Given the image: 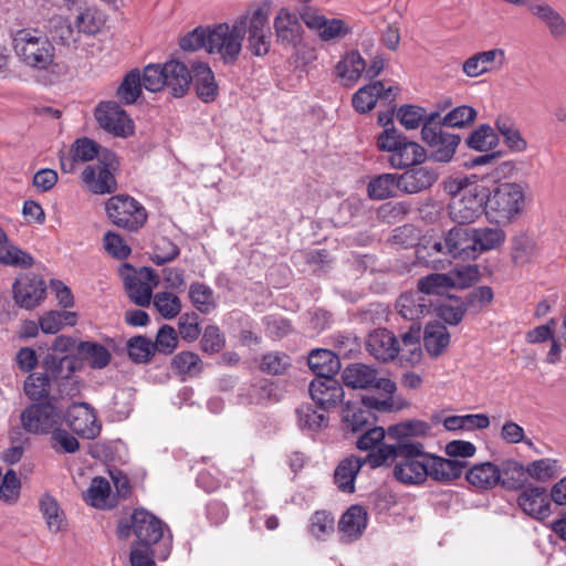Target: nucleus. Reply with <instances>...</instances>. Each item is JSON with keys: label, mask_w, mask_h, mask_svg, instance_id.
Instances as JSON below:
<instances>
[{"label": "nucleus", "mask_w": 566, "mask_h": 566, "mask_svg": "<svg viewBox=\"0 0 566 566\" xmlns=\"http://www.w3.org/2000/svg\"><path fill=\"white\" fill-rule=\"evenodd\" d=\"M465 479L479 491L492 490L500 481L497 464L490 461L476 463L465 472Z\"/></svg>", "instance_id": "nucleus-33"}, {"label": "nucleus", "mask_w": 566, "mask_h": 566, "mask_svg": "<svg viewBox=\"0 0 566 566\" xmlns=\"http://www.w3.org/2000/svg\"><path fill=\"white\" fill-rule=\"evenodd\" d=\"M392 408L390 398L379 400L366 397L359 401H347L342 411V420L346 430L358 432L371 426L375 420L373 410L389 411Z\"/></svg>", "instance_id": "nucleus-13"}, {"label": "nucleus", "mask_w": 566, "mask_h": 566, "mask_svg": "<svg viewBox=\"0 0 566 566\" xmlns=\"http://www.w3.org/2000/svg\"><path fill=\"white\" fill-rule=\"evenodd\" d=\"M438 179V172L430 167L420 166L406 170L399 176L398 189L406 193H418L429 189Z\"/></svg>", "instance_id": "nucleus-27"}, {"label": "nucleus", "mask_w": 566, "mask_h": 566, "mask_svg": "<svg viewBox=\"0 0 566 566\" xmlns=\"http://www.w3.org/2000/svg\"><path fill=\"white\" fill-rule=\"evenodd\" d=\"M398 87L385 88L381 81H376L360 87L353 96L352 103L354 108L361 114L371 111L379 98L387 101L395 99Z\"/></svg>", "instance_id": "nucleus-22"}, {"label": "nucleus", "mask_w": 566, "mask_h": 566, "mask_svg": "<svg viewBox=\"0 0 566 566\" xmlns=\"http://www.w3.org/2000/svg\"><path fill=\"white\" fill-rule=\"evenodd\" d=\"M308 391L313 401L323 410L335 408L344 398V389L334 377L313 379Z\"/></svg>", "instance_id": "nucleus-20"}, {"label": "nucleus", "mask_w": 566, "mask_h": 566, "mask_svg": "<svg viewBox=\"0 0 566 566\" xmlns=\"http://www.w3.org/2000/svg\"><path fill=\"white\" fill-rule=\"evenodd\" d=\"M151 301L158 313L166 319H172L181 312V301L171 292H158Z\"/></svg>", "instance_id": "nucleus-61"}, {"label": "nucleus", "mask_w": 566, "mask_h": 566, "mask_svg": "<svg viewBox=\"0 0 566 566\" xmlns=\"http://www.w3.org/2000/svg\"><path fill=\"white\" fill-rule=\"evenodd\" d=\"M118 271L130 301L143 307L149 306L159 282L156 273L146 266L136 270L128 263L122 264Z\"/></svg>", "instance_id": "nucleus-12"}, {"label": "nucleus", "mask_w": 566, "mask_h": 566, "mask_svg": "<svg viewBox=\"0 0 566 566\" xmlns=\"http://www.w3.org/2000/svg\"><path fill=\"white\" fill-rule=\"evenodd\" d=\"M192 72V81L198 97L205 103L214 101L218 95V85L209 65L206 63H197L193 65Z\"/></svg>", "instance_id": "nucleus-37"}, {"label": "nucleus", "mask_w": 566, "mask_h": 566, "mask_svg": "<svg viewBox=\"0 0 566 566\" xmlns=\"http://www.w3.org/2000/svg\"><path fill=\"white\" fill-rule=\"evenodd\" d=\"M83 497L88 505L96 509L104 510L113 506L111 503V484L102 476L92 480Z\"/></svg>", "instance_id": "nucleus-47"}, {"label": "nucleus", "mask_w": 566, "mask_h": 566, "mask_svg": "<svg viewBox=\"0 0 566 566\" xmlns=\"http://www.w3.org/2000/svg\"><path fill=\"white\" fill-rule=\"evenodd\" d=\"M18 60L36 71H48L54 65L55 48L50 38L38 28H22L11 34Z\"/></svg>", "instance_id": "nucleus-3"}, {"label": "nucleus", "mask_w": 566, "mask_h": 566, "mask_svg": "<svg viewBox=\"0 0 566 566\" xmlns=\"http://www.w3.org/2000/svg\"><path fill=\"white\" fill-rule=\"evenodd\" d=\"M364 465L363 458L349 455L339 461L334 470V483L343 493L355 492V480Z\"/></svg>", "instance_id": "nucleus-31"}, {"label": "nucleus", "mask_w": 566, "mask_h": 566, "mask_svg": "<svg viewBox=\"0 0 566 566\" xmlns=\"http://www.w3.org/2000/svg\"><path fill=\"white\" fill-rule=\"evenodd\" d=\"M444 190L450 196L448 212L453 222L473 223L483 212L486 213L488 188L479 182L475 175L457 177L446 184Z\"/></svg>", "instance_id": "nucleus-2"}, {"label": "nucleus", "mask_w": 566, "mask_h": 566, "mask_svg": "<svg viewBox=\"0 0 566 566\" xmlns=\"http://www.w3.org/2000/svg\"><path fill=\"white\" fill-rule=\"evenodd\" d=\"M366 70V61L358 51L346 52L335 65V74L342 85L352 87Z\"/></svg>", "instance_id": "nucleus-28"}, {"label": "nucleus", "mask_w": 566, "mask_h": 566, "mask_svg": "<svg viewBox=\"0 0 566 566\" xmlns=\"http://www.w3.org/2000/svg\"><path fill=\"white\" fill-rule=\"evenodd\" d=\"M117 166L116 155L104 149L97 163L84 168L81 175L82 182L87 190L95 195L113 193L117 189V181L114 176Z\"/></svg>", "instance_id": "nucleus-11"}, {"label": "nucleus", "mask_w": 566, "mask_h": 566, "mask_svg": "<svg viewBox=\"0 0 566 566\" xmlns=\"http://www.w3.org/2000/svg\"><path fill=\"white\" fill-rule=\"evenodd\" d=\"M379 150L388 153V163L395 169L421 165L427 158L426 149L417 142L408 139L396 128H385L377 137Z\"/></svg>", "instance_id": "nucleus-4"}, {"label": "nucleus", "mask_w": 566, "mask_h": 566, "mask_svg": "<svg viewBox=\"0 0 566 566\" xmlns=\"http://www.w3.org/2000/svg\"><path fill=\"white\" fill-rule=\"evenodd\" d=\"M240 399L243 403L263 405L279 400L274 385L268 379L258 380L241 389Z\"/></svg>", "instance_id": "nucleus-40"}, {"label": "nucleus", "mask_w": 566, "mask_h": 566, "mask_svg": "<svg viewBox=\"0 0 566 566\" xmlns=\"http://www.w3.org/2000/svg\"><path fill=\"white\" fill-rule=\"evenodd\" d=\"M366 348L377 360L389 361L399 355V340L390 331L378 328L368 335Z\"/></svg>", "instance_id": "nucleus-23"}, {"label": "nucleus", "mask_w": 566, "mask_h": 566, "mask_svg": "<svg viewBox=\"0 0 566 566\" xmlns=\"http://www.w3.org/2000/svg\"><path fill=\"white\" fill-rule=\"evenodd\" d=\"M421 139L429 149V158L436 163H450L461 143L458 134H451L443 129L432 130L428 125L421 127Z\"/></svg>", "instance_id": "nucleus-15"}, {"label": "nucleus", "mask_w": 566, "mask_h": 566, "mask_svg": "<svg viewBox=\"0 0 566 566\" xmlns=\"http://www.w3.org/2000/svg\"><path fill=\"white\" fill-rule=\"evenodd\" d=\"M45 290V283L40 276L25 275L13 284V297L19 306L31 310L44 298Z\"/></svg>", "instance_id": "nucleus-19"}, {"label": "nucleus", "mask_w": 566, "mask_h": 566, "mask_svg": "<svg viewBox=\"0 0 566 566\" xmlns=\"http://www.w3.org/2000/svg\"><path fill=\"white\" fill-rule=\"evenodd\" d=\"M64 422L73 432L86 439L96 438L102 429L95 410L86 402L73 403L63 411Z\"/></svg>", "instance_id": "nucleus-16"}, {"label": "nucleus", "mask_w": 566, "mask_h": 566, "mask_svg": "<svg viewBox=\"0 0 566 566\" xmlns=\"http://www.w3.org/2000/svg\"><path fill=\"white\" fill-rule=\"evenodd\" d=\"M399 176L381 174L370 179L367 186L368 197L373 200H385L395 195L398 189Z\"/></svg>", "instance_id": "nucleus-48"}, {"label": "nucleus", "mask_w": 566, "mask_h": 566, "mask_svg": "<svg viewBox=\"0 0 566 566\" xmlns=\"http://www.w3.org/2000/svg\"><path fill=\"white\" fill-rule=\"evenodd\" d=\"M420 331V324L412 323L408 332L402 335L401 342H399V355L401 359L410 364H416L421 359Z\"/></svg>", "instance_id": "nucleus-46"}, {"label": "nucleus", "mask_w": 566, "mask_h": 566, "mask_svg": "<svg viewBox=\"0 0 566 566\" xmlns=\"http://www.w3.org/2000/svg\"><path fill=\"white\" fill-rule=\"evenodd\" d=\"M437 315L450 325H458L464 317L467 306L462 298L450 296L436 308Z\"/></svg>", "instance_id": "nucleus-54"}, {"label": "nucleus", "mask_w": 566, "mask_h": 566, "mask_svg": "<svg viewBox=\"0 0 566 566\" xmlns=\"http://www.w3.org/2000/svg\"><path fill=\"white\" fill-rule=\"evenodd\" d=\"M307 365L317 378L334 377L342 367L338 354L324 348L313 349L307 357Z\"/></svg>", "instance_id": "nucleus-32"}, {"label": "nucleus", "mask_w": 566, "mask_h": 566, "mask_svg": "<svg viewBox=\"0 0 566 566\" xmlns=\"http://www.w3.org/2000/svg\"><path fill=\"white\" fill-rule=\"evenodd\" d=\"M473 229L454 227L446 234V253L454 259L475 260Z\"/></svg>", "instance_id": "nucleus-24"}, {"label": "nucleus", "mask_w": 566, "mask_h": 566, "mask_svg": "<svg viewBox=\"0 0 566 566\" xmlns=\"http://www.w3.org/2000/svg\"><path fill=\"white\" fill-rule=\"evenodd\" d=\"M496 128L504 138L505 145L514 153H523L527 149V143L520 130L506 118H497Z\"/></svg>", "instance_id": "nucleus-56"}, {"label": "nucleus", "mask_w": 566, "mask_h": 566, "mask_svg": "<svg viewBox=\"0 0 566 566\" xmlns=\"http://www.w3.org/2000/svg\"><path fill=\"white\" fill-rule=\"evenodd\" d=\"M431 297L421 293L420 290L402 293L396 301L398 314L412 323H418L422 316L428 315L432 310Z\"/></svg>", "instance_id": "nucleus-21"}, {"label": "nucleus", "mask_w": 566, "mask_h": 566, "mask_svg": "<svg viewBox=\"0 0 566 566\" xmlns=\"http://www.w3.org/2000/svg\"><path fill=\"white\" fill-rule=\"evenodd\" d=\"M142 77L138 70L128 72L117 88V96L125 104H134L142 94Z\"/></svg>", "instance_id": "nucleus-57"}, {"label": "nucleus", "mask_w": 566, "mask_h": 566, "mask_svg": "<svg viewBox=\"0 0 566 566\" xmlns=\"http://www.w3.org/2000/svg\"><path fill=\"white\" fill-rule=\"evenodd\" d=\"M189 297L193 306L202 314H209L217 307L213 290L205 283H192L189 287Z\"/></svg>", "instance_id": "nucleus-52"}, {"label": "nucleus", "mask_w": 566, "mask_h": 566, "mask_svg": "<svg viewBox=\"0 0 566 566\" xmlns=\"http://www.w3.org/2000/svg\"><path fill=\"white\" fill-rule=\"evenodd\" d=\"M451 289H468L479 280L476 265H459L447 272Z\"/></svg>", "instance_id": "nucleus-62"}, {"label": "nucleus", "mask_w": 566, "mask_h": 566, "mask_svg": "<svg viewBox=\"0 0 566 566\" xmlns=\"http://www.w3.org/2000/svg\"><path fill=\"white\" fill-rule=\"evenodd\" d=\"M394 476L406 485H420L428 479L427 452L418 441H399Z\"/></svg>", "instance_id": "nucleus-6"}, {"label": "nucleus", "mask_w": 566, "mask_h": 566, "mask_svg": "<svg viewBox=\"0 0 566 566\" xmlns=\"http://www.w3.org/2000/svg\"><path fill=\"white\" fill-rule=\"evenodd\" d=\"M525 196L523 188L515 182L499 185L488 191L486 214L496 222H510L522 213Z\"/></svg>", "instance_id": "nucleus-7"}, {"label": "nucleus", "mask_w": 566, "mask_h": 566, "mask_svg": "<svg viewBox=\"0 0 566 566\" xmlns=\"http://www.w3.org/2000/svg\"><path fill=\"white\" fill-rule=\"evenodd\" d=\"M0 263L27 269L32 266L33 258L20 248L7 242L0 245Z\"/></svg>", "instance_id": "nucleus-63"}, {"label": "nucleus", "mask_w": 566, "mask_h": 566, "mask_svg": "<svg viewBox=\"0 0 566 566\" xmlns=\"http://www.w3.org/2000/svg\"><path fill=\"white\" fill-rule=\"evenodd\" d=\"M450 344V333L438 322L427 324L423 334V345L431 357H438Z\"/></svg>", "instance_id": "nucleus-42"}, {"label": "nucleus", "mask_w": 566, "mask_h": 566, "mask_svg": "<svg viewBox=\"0 0 566 566\" xmlns=\"http://www.w3.org/2000/svg\"><path fill=\"white\" fill-rule=\"evenodd\" d=\"M166 525L145 509H136L128 521H120L117 526V536L128 538L132 534L136 536V542L132 546L129 559L130 566H156V552L154 545L161 542V549L158 558L166 559L170 552L171 535L165 536Z\"/></svg>", "instance_id": "nucleus-1"}, {"label": "nucleus", "mask_w": 566, "mask_h": 566, "mask_svg": "<svg viewBox=\"0 0 566 566\" xmlns=\"http://www.w3.org/2000/svg\"><path fill=\"white\" fill-rule=\"evenodd\" d=\"M165 86L175 97H182L189 90L192 75L187 65L180 61L170 60L164 64Z\"/></svg>", "instance_id": "nucleus-29"}, {"label": "nucleus", "mask_w": 566, "mask_h": 566, "mask_svg": "<svg viewBox=\"0 0 566 566\" xmlns=\"http://www.w3.org/2000/svg\"><path fill=\"white\" fill-rule=\"evenodd\" d=\"M298 427L302 430L317 431L327 426L324 412H318L311 405H302L296 409Z\"/></svg>", "instance_id": "nucleus-60"}, {"label": "nucleus", "mask_w": 566, "mask_h": 566, "mask_svg": "<svg viewBox=\"0 0 566 566\" xmlns=\"http://www.w3.org/2000/svg\"><path fill=\"white\" fill-rule=\"evenodd\" d=\"M399 441L396 444L380 443L376 448L369 451V453L363 458L364 464H368L371 469H377L382 465H387L389 461L398 459Z\"/></svg>", "instance_id": "nucleus-59"}, {"label": "nucleus", "mask_w": 566, "mask_h": 566, "mask_svg": "<svg viewBox=\"0 0 566 566\" xmlns=\"http://www.w3.org/2000/svg\"><path fill=\"white\" fill-rule=\"evenodd\" d=\"M39 506L49 530L52 532L62 530L65 515L57 501L53 496L44 494L40 499Z\"/></svg>", "instance_id": "nucleus-51"}, {"label": "nucleus", "mask_w": 566, "mask_h": 566, "mask_svg": "<svg viewBox=\"0 0 566 566\" xmlns=\"http://www.w3.org/2000/svg\"><path fill=\"white\" fill-rule=\"evenodd\" d=\"M473 234L475 259L484 252L501 248L506 239L504 230L499 227L473 228Z\"/></svg>", "instance_id": "nucleus-41"}, {"label": "nucleus", "mask_w": 566, "mask_h": 566, "mask_svg": "<svg viewBox=\"0 0 566 566\" xmlns=\"http://www.w3.org/2000/svg\"><path fill=\"white\" fill-rule=\"evenodd\" d=\"M367 526V512L360 505H352L340 517L338 531L346 541L357 539Z\"/></svg>", "instance_id": "nucleus-34"}, {"label": "nucleus", "mask_w": 566, "mask_h": 566, "mask_svg": "<svg viewBox=\"0 0 566 566\" xmlns=\"http://www.w3.org/2000/svg\"><path fill=\"white\" fill-rule=\"evenodd\" d=\"M500 481L499 485L507 490H517L527 481V467L516 460L506 459L497 465Z\"/></svg>", "instance_id": "nucleus-39"}, {"label": "nucleus", "mask_w": 566, "mask_h": 566, "mask_svg": "<svg viewBox=\"0 0 566 566\" xmlns=\"http://www.w3.org/2000/svg\"><path fill=\"white\" fill-rule=\"evenodd\" d=\"M505 62V51L501 48H494L469 56L462 64V72L469 77H478L502 69Z\"/></svg>", "instance_id": "nucleus-18"}, {"label": "nucleus", "mask_w": 566, "mask_h": 566, "mask_svg": "<svg viewBox=\"0 0 566 566\" xmlns=\"http://www.w3.org/2000/svg\"><path fill=\"white\" fill-rule=\"evenodd\" d=\"M22 429L34 436H46L63 426V410L51 401L32 402L20 413Z\"/></svg>", "instance_id": "nucleus-8"}, {"label": "nucleus", "mask_w": 566, "mask_h": 566, "mask_svg": "<svg viewBox=\"0 0 566 566\" xmlns=\"http://www.w3.org/2000/svg\"><path fill=\"white\" fill-rule=\"evenodd\" d=\"M465 462L446 459L427 452L428 479L440 483H450L462 475Z\"/></svg>", "instance_id": "nucleus-26"}, {"label": "nucleus", "mask_w": 566, "mask_h": 566, "mask_svg": "<svg viewBox=\"0 0 566 566\" xmlns=\"http://www.w3.org/2000/svg\"><path fill=\"white\" fill-rule=\"evenodd\" d=\"M528 10L534 17L545 23L554 39L566 36V21L552 6L545 2L532 3L528 6Z\"/></svg>", "instance_id": "nucleus-35"}, {"label": "nucleus", "mask_w": 566, "mask_h": 566, "mask_svg": "<svg viewBox=\"0 0 566 566\" xmlns=\"http://www.w3.org/2000/svg\"><path fill=\"white\" fill-rule=\"evenodd\" d=\"M56 43L65 46L75 44L78 41V34L74 28V22L63 15H53L48 23V34Z\"/></svg>", "instance_id": "nucleus-43"}, {"label": "nucleus", "mask_w": 566, "mask_h": 566, "mask_svg": "<svg viewBox=\"0 0 566 566\" xmlns=\"http://www.w3.org/2000/svg\"><path fill=\"white\" fill-rule=\"evenodd\" d=\"M109 221L122 229L136 231L147 221L145 207L129 195H115L105 202Z\"/></svg>", "instance_id": "nucleus-9"}, {"label": "nucleus", "mask_w": 566, "mask_h": 566, "mask_svg": "<svg viewBox=\"0 0 566 566\" xmlns=\"http://www.w3.org/2000/svg\"><path fill=\"white\" fill-rule=\"evenodd\" d=\"M476 118V111L469 105H461L441 118V125L453 128H462L471 125Z\"/></svg>", "instance_id": "nucleus-64"}, {"label": "nucleus", "mask_w": 566, "mask_h": 566, "mask_svg": "<svg viewBox=\"0 0 566 566\" xmlns=\"http://www.w3.org/2000/svg\"><path fill=\"white\" fill-rule=\"evenodd\" d=\"M551 501L546 490L541 486H530L517 497V504L523 512L538 521H544L551 515Z\"/></svg>", "instance_id": "nucleus-25"}, {"label": "nucleus", "mask_w": 566, "mask_h": 566, "mask_svg": "<svg viewBox=\"0 0 566 566\" xmlns=\"http://www.w3.org/2000/svg\"><path fill=\"white\" fill-rule=\"evenodd\" d=\"M559 472V461L551 458L534 460L527 464V478L538 482H547Z\"/></svg>", "instance_id": "nucleus-58"}, {"label": "nucleus", "mask_w": 566, "mask_h": 566, "mask_svg": "<svg viewBox=\"0 0 566 566\" xmlns=\"http://www.w3.org/2000/svg\"><path fill=\"white\" fill-rule=\"evenodd\" d=\"M76 352L94 369L105 368L112 358L109 350L104 345L95 342H80Z\"/></svg>", "instance_id": "nucleus-45"}, {"label": "nucleus", "mask_w": 566, "mask_h": 566, "mask_svg": "<svg viewBox=\"0 0 566 566\" xmlns=\"http://www.w3.org/2000/svg\"><path fill=\"white\" fill-rule=\"evenodd\" d=\"M430 426L420 420H411L390 426L387 433L398 441H411V437H423L428 434Z\"/></svg>", "instance_id": "nucleus-53"}, {"label": "nucleus", "mask_w": 566, "mask_h": 566, "mask_svg": "<svg viewBox=\"0 0 566 566\" xmlns=\"http://www.w3.org/2000/svg\"><path fill=\"white\" fill-rule=\"evenodd\" d=\"M465 143L471 149L489 151L497 146L499 137L490 125L482 124L468 136Z\"/></svg>", "instance_id": "nucleus-50"}, {"label": "nucleus", "mask_w": 566, "mask_h": 566, "mask_svg": "<svg viewBox=\"0 0 566 566\" xmlns=\"http://www.w3.org/2000/svg\"><path fill=\"white\" fill-rule=\"evenodd\" d=\"M270 12L271 3L263 1L250 7L241 15L242 40L247 34V49L254 56H264L270 52L272 35L269 25Z\"/></svg>", "instance_id": "nucleus-5"}, {"label": "nucleus", "mask_w": 566, "mask_h": 566, "mask_svg": "<svg viewBox=\"0 0 566 566\" xmlns=\"http://www.w3.org/2000/svg\"><path fill=\"white\" fill-rule=\"evenodd\" d=\"M51 378L43 373H31L23 382V392L32 402L50 401Z\"/></svg>", "instance_id": "nucleus-44"}, {"label": "nucleus", "mask_w": 566, "mask_h": 566, "mask_svg": "<svg viewBox=\"0 0 566 566\" xmlns=\"http://www.w3.org/2000/svg\"><path fill=\"white\" fill-rule=\"evenodd\" d=\"M305 25L316 31L318 38L324 42L343 39L353 32V28L342 19H327L317 12H305L302 14Z\"/></svg>", "instance_id": "nucleus-17"}, {"label": "nucleus", "mask_w": 566, "mask_h": 566, "mask_svg": "<svg viewBox=\"0 0 566 566\" xmlns=\"http://www.w3.org/2000/svg\"><path fill=\"white\" fill-rule=\"evenodd\" d=\"M94 115L99 127L114 136L127 137L134 133L133 120L116 102H101Z\"/></svg>", "instance_id": "nucleus-14"}, {"label": "nucleus", "mask_w": 566, "mask_h": 566, "mask_svg": "<svg viewBox=\"0 0 566 566\" xmlns=\"http://www.w3.org/2000/svg\"><path fill=\"white\" fill-rule=\"evenodd\" d=\"M174 370L185 378L195 377L202 370L200 357L192 352H180L172 358Z\"/></svg>", "instance_id": "nucleus-55"}, {"label": "nucleus", "mask_w": 566, "mask_h": 566, "mask_svg": "<svg viewBox=\"0 0 566 566\" xmlns=\"http://www.w3.org/2000/svg\"><path fill=\"white\" fill-rule=\"evenodd\" d=\"M77 322L76 313L67 311H50L39 319L40 328L45 334H56L64 326H74Z\"/></svg>", "instance_id": "nucleus-49"}, {"label": "nucleus", "mask_w": 566, "mask_h": 566, "mask_svg": "<svg viewBox=\"0 0 566 566\" xmlns=\"http://www.w3.org/2000/svg\"><path fill=\"white\" fill-rule=\"evenodd\" d=\"M242 21L220 23L209 29L208 52L219 54L226 63L238 60L242 50Z\"/></svg>", "instance_id": "nucleus-10"}, {"label": "nucleus", "mask_w": 566, "mask_h": 566, "mask_svg": "<svg viewBox=\"0 0 566 566\" xmlns=\"http://www.w3.org/2000/svg\"><path fill=\"white\" fill-rule=\"evenodd\" d=\"M274 29L277 40L284 45L296 46L301 40L302 25L296 14L282 8L274 19Z\"/></svg>", "instance_id": "nucleus-30"}, {"label": "nucleus", "mask_w": 566, "mask_h": 566, "mask_svg": "<svg viewBox=\"0 0 566 566\" xmlns=\"http://www.w3.org/2000/svg\"><path fill=\"white\" fill-rule=\"evenodd\" d=\"M73 22L78 35L94 36L104 28L106 15L97 7L87 6L78 10Z\"/></svg>", "instance_id": "nucleus-36"}, {"label": "nucleus", "mask_w": 566, "mask_h": 566, "mask_svg": "<svg viewBox=\"0 0 566 566\" xmlns=\"http://www.w3.org/2000/svg\"><path fill=\"white\" fill-rule=\"evenodd\" d=\"M342 378L347 387L369 389L377 380V370L366 364L355 363L344 369Z\"/></svg>", "instance_id": "nucleus-38"}]
</instances>
